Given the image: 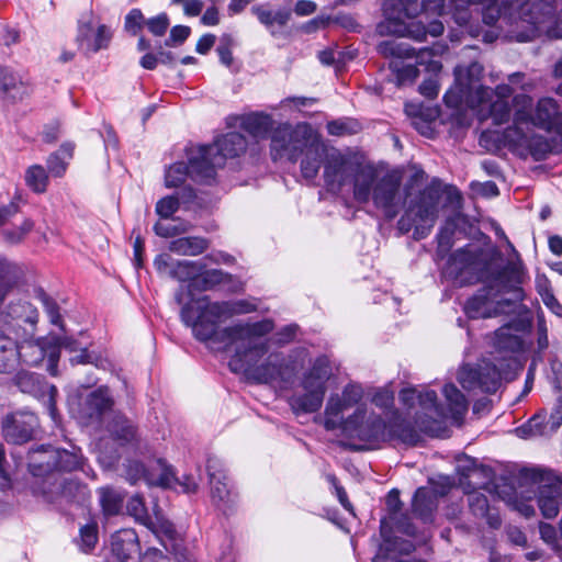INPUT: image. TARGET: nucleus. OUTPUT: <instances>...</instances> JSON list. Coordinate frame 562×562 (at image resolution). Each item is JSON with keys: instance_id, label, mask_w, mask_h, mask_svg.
Returning a JSON list of instances; mask_svg holds the SVG:
<instances>
[{"instance_id": "nucleus-14", "label": "nucleus", "mask_w": 562, "mask_h": 562, "mask_svg": "<svg viewBox=\"0 0 562 562\" xmlns=\"http://www.w3.org/2000/svg\"><path fill=\"white\" fill-rule=\"evenodd\" d=\"M505 143L521 157L530 156L536 161L544 160L552 151V145L547 137L536 134L533 127L505 130L503 133Z\"/></svg>"}, {"instance_id": "nucleus-18", "label": "nucleus", "mask_w": 562, "mask_h": 562, "mask_svg": "<svg viewBox=\"0 0 562 562\" xmlns=\"http://www.w3.org/2000/svg\"><path fill=\"white\" fill-rule=\"evenodd\" d=\"M204 150L207 165H212L213 170L222 167L227 158L238 157L247 149L246 137L237 132H231L218 137L212 145L199 146Z\"/></svg>"}, {"instance_id": "nucleus-51", "label": "nucleus", "mask_w": 562, "mask_h": 562, "mask_svg": "<svg viewBox=\"0 0 562 562\" xmlns=\"http://www.w3.org/2000/svg\"><path fill=\"white\" fill-rule=\"evenodd\" d=\"M494 345L499 350L516 351L520 349L521 340L517 335L509 334L508 327H502L495 331Z\"/></svg>"}, {"instance_id": "nucleus-41", "label": "nucleus", "mask_w": 562, "mask_h": 562, "mask_svg": "<svg viewBox=\"0 0 562 562\" xmlns=\"http://www.w3.org/2000/svg\"><path fill=\"white\" fill-rule=\"evenodd\" d=\"M24 181L32 192L42 194L48 188L49 176L42 165H32L25 170Z\"/></svg>"}, {"instance_id": "nucleus-6", "label": "nucleus", "mask_w": 562, "mask_h": 562, "mask_svg": "<svg viewBox=\"0 0 562 562\" xmlns=\"http://www.w3.org/2000/svg\"><path fill=\"white\" fill-rule=\"evenodd\" d=\"M324 182L329 192L340 193L346 186H352L355 201L366 204L370 201V184L374 180V167L364 164L356 155L330 148L325 156Z\"/></svg>"}, {"instance_id": "nucleus-53", "label": "nucleus", "mask_w": 562, "mask_h": 562, "mask_svg": "<svg viewBox=\"0 0 562 562\" xmlns=\"http://www.w3.org/2000/svg\"><path fill=\"white\" fill-rule=\"evenodd\" d=\"M126 509L128 515L134 517L137 522L144 526L150 519L144 499L139 495H134L128 499Z\"/></svg>"}, {"instance_id": "nucleus-32", "label": "nucleus", "mask_w": 562, "mask_h": 562, "mask_svg": "<svg viewBox=\"0 0 562 562\" xmlns=\"http://www.w3.org/2000/svg\"><path fill=\"white\" fill-rule=\"evenodd\" d=\"M513 124L506 130H517L532 127L533 124V100L527 93H517L512 100Z\"/></svg>"}, {"instance_id": "nucleus-43", "label": "nucleus", "mask_w": 562, "mask_h": 562, "mask_svg": "<svg viewBox=\"0 0 562 562\" xmlns=\"http://www.w3.org/2000/svg\"><path fill=\"white\" fill-rule=\"evenodd\" d=\"M0 89L11 99L20 98L24 91V85L21 78L9 68H0Z\"/></svg>"}, {"instance_id": "nucleus-27", "label": "nucleus", "mask_w": 562, "mask_h": 562, "mask_svg": "<svg viewBox=\"0 0 562 562\" xmlns=\"http://www.w3.org/2000/svg\"><path fill=\"white\" fill-rule=\"evenodd\" d=\"M111 550L121 562H128L140 557V544L136 531L126 528L113 533Z\"/></svg>"}, {"instance_id": "nucleus-17", "label": "nucleus", "mask_w": 562, "mask_h": 562, "mask_svg": "<svg viewBox=\"0 0 562 562\" xmlns=\"http://www.w3.org/2000/svg\"><path fill=\"white\" fill-rule=\"evenodd\" d=\"M46 502L63 508L66 505H83L90 497L88 487L74 480L56 476L46 487L42 488Z\"/></svg>"}, {"instance_id": "nucleus-44", "label": "nucleus", "mask_w": 562, "mask_h": 562, "mask_svg": "<svg viewBox=\"0 0 562 562\" xmlns=\"http://www.w3.org/2000/svg\"><path fill=\"white\" fill-rule=\"evenodd\" d=\"M100 504L105 516L117 515L123 506V495L112 487H101L98 491Z\"/></svg>"}, {"instance_id": "nucleus-34", "label": "nucleus", "mask_w": 562, "mask_h": 562, "mask_svg": "<svg viewBox=\"0 0 562 562\" xmlns=\"http://www.w3.org/2000/svg\"><path fill=\"white\" fill-rule=\"evenodd\" d=\"M438 507V496L434 490L419 487L413 498L412 509L414 515L424 522L432 520L434 513Z\"/></svg>"}, {"instance_id": "nucleus-39", "label": "nucleus", "mask_w": 562, "mask_h": 562, "mask_svg": "<svg viewBox=\"0 0 562 562\" xmlns=\"http://www.w3.org/2000/svg\"><path fill=\"white\" fill-rule=\"evenodd\" d=\"M324 396L319 392L305 391L304 394L292 395L289 405L295 415L317 412L323 404Z\"/></svg>"}, {"instance_id": "nucleus-33", "label": "nucleus", "mask_w": 562, "mask_h": 562, "mask_svg": "<svg viewBox=\"0 0 562 562\" xmlns=\"http://www.w3.org/2000/svg\"><path fill=\"white\" fill-rule=\"evenodd\" d=\"M251 13L258 19L272 36L277 35L276 26L283 27L291 19V10L286 8L273 11L269 3L256 4L251 7Z\"/></svg>"}, {"instance_id": "nucleus-15", "label": "nucleus", "mask_w": 562, "mask_h": 562, "mask_svg": "<svg viewBox=\"0 0 562 562\" xmlns=\"http://www.w3.org/2000/svg\"><path fill=\"white\" fill-rule=\"evenodd\" d=\"M458 381L468 391L494 393L501 384V373L496 366L483 360L474 367L463 366L458 373Z\"/></svg>"}, {"instance_id": "nucleus-61", "label": "nucleus", "mask_w": 562, "mask_h": 562, "mask_svg": "<svg viewBox=\"0 0 562 562\" xmlns=\"http://www.w3.org/2000/svg\"><path fill=\"white\" fill-rule=\"evenodd\" d=\"M170 21L167 13H160L146 20V26L154 36H164L169 27Z\"/></svg>"}, {"instance_id": "nucleus-19", "label": "nucleus", "mask_w": 562, "mask_h": 562, "mask_svg": "<svg viewBox=\"0 0 562 562\" xmlns=\"http://www.w3.org/2000/svg\"><path fill=\"white\" fill-rule=\"evenodd\" d=\"M2 434L8 442L21 445L33 438L38 427L37 416L26 409L7 414L1 422Z\"/></svg>"}, {"instance_id": "nucleus-37", "label": "nucleus", "mask_w": 562, "mask_h": 562, "mask_svg": "<svg viewBox=\"0 0 562 562\" xmlns=\"http://www.w3.org/2000/svg\"><path fill=\"white\" fill-rule=\"evenodd\" d=\"M108 431L120 445L131 443L137 438L134 424L123 415H115L106 426Z\"/></svg>"}, {"instance_id": "nucleus-58", "label": "nucleus", "mask_w": 562, "mask_h": 562, "mask_svg": "<svg viewBox=\"0 0 562 562\" xmlns=\"http://www.w3.org/2000/svg\"><path fill=\"white\" fill-rule=\"evenodd\" d=\"M25 345H22L20 349L16 350H9V353H0V373H11L19 361V359H22L24 362L23 348Z\"/></svg>"}, {"instance_id": "nucleus-63", "label": "nucleus", "mask_w": 562, "mask_h": 562, "mask_svg": "<svg viewBox=\"0 0 562 562\" xmlns=\"http://www.w3.org/2000/svg\"><path fill=\"white\" fill-rule=\"evenodd\" d=\"M363 396V390L358 384H347L341 396V401L346 404L348 408L357 405Z\"/></svg>"}, {"instance_id": "nucleus-11", "label": "nucleus", "mask_w": 562, "mask_h": 562, "mask_svg": "<svg viewBox=\"0 0 562 562\" xmlns=\"http://www.w3.org/2000/svg\"><path fill=\"white\" fill-rule=\"evenodd\" d=\"M487 266L481 252L464 247L451 254L443 273L448 279L463 286L487 281L490 276L496 271H490Z\"/></svg>"}, {"instance_id": "nucleus-20", "label": "nucleus", "mask_w": 562, "mask_h": 562, "mask_svg": "<svg viewBox=\"0 0 562 562\" xmlns=\"http://www.w3.org/2000/svg\"><path fill=\"white\" fill-rule=\"evenodd\" d=\"M206 471L210 480L212 501L218 508L226 513L234 504L236 495L228 483V477L223 464L216 458H209Z\"/></svg>"}, {"instance_id": "nucleus-40", "label": "nucleus", "mask_w": 562, "mask_h": 562, "mask_svg": "<svg viewBox=\"0 0 562 562\" xmlns=\"http://www.w3.org/2000/svg\"><path fill=\"white\" fill-rule=\"evenodd\" d=\"M442 392L448 403L449 416L454 420L461 419L468 412V401L465 396L451 383L446 384Z\"/></svg>"}, {"instance_id": "nucleus-10", "label": "nucleus", "mask_w": 562, "mask_h": 562, "mask_svg": "<svg viewBox=\"0 0 562 562\" xmlns=\"http://www.w3.org/2000/svg\"><path fill=\"white\" fill-rule=\"evenodd\" d=\"M401 401L413 406L418 401L422 412L416 413L415 424L426 435L431 437H440L446 430L445 420L448 418L446 409L438 404L437 393L432 390L419 392L415 389L403 390L400 393Z\"/></svg>"}, {"instance_id": "nucleus-35", "label": "nucleus", "mask_w": 562, "mask_h": 562, "mask_svg": "<svg viewBox=\"0 0 562 562\" xmlns=\"http://www.w3.org/2000/svg\"><path fill=\"white\" fill-rule=\"evenodd\" d=\"M240 127L254 137L265 138L273 130L271 115L254 112L241 119Z\"/></svg>"}, {"instance_id": "nucleus-62", "label": "nucleus", "mask_w": 562, "mask_h": 562, "mask_svg": "<svg viewBox=\"0 0 562 562\" xmlns=\"http://www.w3.org/2000/svg\"><path fill=\"white\" fill-rule=\"evenodd\" d=\"M307 372L327 382V380L331 375L329 359L326 356H321L316 358Z\"/></svg>"}, {"instance_id": "nucleus-30", "label": "nucleus", "mask_w": 562, "mask_h": 562, "mask_svg": "<svg viewBox=\"0 0 562 562\" xmlns=\"http://www.w3.org/2000/svg\"><path fill=\"white\" fill-rule=\"evenodd\" d=\"M386 431L385 442L397 440L404 445L417 446L422 439V430L416 424L413 426L397 413L386 423ZM423 434L425 432L423 431Z\"/></svg>"}, {"instance_id": "nucleus-64", "label": "nucleus", "mask_w": 562, "mask_h": 562, "mask_svg": "<svg viewBox=\"0 0 562 562\" xmlns=\"http://www.w3.org/2000/svg\"><path fill=\"white\" fill-rule=\"evenodd\" d=\"M125 474L126 480L130 483L135 484L139 480L146 477V469L142 462L136 460H128L125 464Z\"/></svg>"}, {"instance_id": "nucleus-38", "label": "nucleus", "mask_w": 562, "mask_h": 562, "mask_svg": "<svg viewBox=\"0 0 562 562\" xmlns=\"http://www.w3.org/2000/svg\"><path fill=\"white\" fill-rule=\"evenodd\" d=\"M348 409L344 401L338 395H333L327 401L324 412V427L328 431L342 430L345 419L341 414Z\"/></svg>"}, {"instance_id": "nucleus-59", "label": "nucleus", "mask_w": 562, "mask_h": 562, "mask_svg": "<svg viewBox=\"0 0 562 562\" xmlns=\"http://www.w3.org/2000/svg\"><path fill=\"white\" fill-rule=\"evenodd\" d=\"M38 300L42 302L52 324L60 325L61 324V315L59 313V306L55 300H53L48 294H46L43 290H41L37 294Z\"/></svg>"}, {"instance_id": "nucleus-54", "label": "nucleus", "mask_w": 562, "mask_h": 562, "mask_svg": "<svg viewBox=\"0 0 562 562\" xmlns=\"http://www.w3.org/2000/svg\"><path fill=\"white\" fill-rule=\"evenodd\" d=\"M180 200L176 195H167L161 198L156 203V213L164 220L172 217V215L179 210Z\"/></svg>"}, {"instance_id": "nucleus-29", "label": "nucleus", "mask_w": 562, "mask_h": 562, "mask_svg": "<svg viewBox=\"0 0 562 562\" xmlns=\"http://www.w3.org/2000/svg\"><path fill=\"white\" fill-rule=\"evenodd\" d=\"M234 281V277L221 269H210L200 271L195 279L188 283L184 288V297H193V291H212L220 285L231 284Z\"/></svg>"}, {"instance_id": "nucleus-56", "label": "nucleus", "mask_w": 562, "mask_h": 562, "mask_svg": "<svg viewBox=\"0 0 562 562\" xmlns=\"http://www.w3.org/2000/svg\"><path fill=\"white\" fill-rule=\"evenodd\" d=\"M228 319L235 315L249 314L257 310V305L247 300L222 301Z\"/></svg>"}, {"instance_id": "nucleus-4", "label": "nucleus", "mask_w": 562, "mask_h": 562, "mask_svg": "<svg viewBox=\"0 0 562 562\" xmlns=\"http://www.w3.org/2000/svg\"><path fill=\"white\" fill-rule=\"evenodd\" d=\"M525 277L524 268L516 263L497 269L483 282L485 286L465 302L467 316L490 318L515 308L526 296L521 288Z\"/></svg>"}, {"instance_id": "nucleus-49", "label": "nucleus", "mask_w": 562, "mask_h": 562, "mask_svg": "<svg viewBox=\"0 0 562 562\" xmlns=\"http://www.w3.org/2000/svg\"><path fill=\"white\" fill-rule=\"evenodd\" d=\"M191 228L192 224L184 221H177V223L157 222L154 225V232L156 235L164 238L182 235L188 233Z\"/></svg>"}, {"instance_id": "nucleus-8", "label": "nucleus", "mask_w": 562, "mask_h": 562, "mask_svg": "<svg viewBox=\"0 0 562 562\" xmlns=\"http://www.w3.org/2000/svg\"><path fill=\"white\" fill-rule=\"evenodd\" d=\"M483 70V66L476 61L465 68L456 67L454 85L443 95L446 105L451 109H458L461 105L475 109L488 102L492 98V89L477 85Z\"/></svg>"}, {"instance_id": "nucleus-28", "label": "nucleus", "mask_w": 562, "mask_h": 562, "mask_svg": "<svg viewBox=\"0 0 562 562\" xmlns=\"http://www.w3.org/2000/svg\"><path fill=\"white\" fill-rule=\"evenodd\" d=\"M114 401L108 386H100L88 394L82 407V416L89 423L101 422L103 415L112 409Z\"/></svg>"}, {"instance_id": "nucleus-48", "label": "nucleus", "mask_w": 562, "mask_h": 562, "mask_svg": "<svg viewBox=\"0 0 562 562\" xmlns=\"http://www.w3.org/2000/svg\"><path fill=\"white\" fill-rule=\"evenodd\" d=\"M485 105L488 106V112L493 122L496 125L505 124L509 121L512 115V108L506 100H495L492 99L488 102L483 103L477 109H483Z\"/></svg>"}, {"instance_id": "nucleus-13", "label": "nucleus", "mask_w": 562, "mask_h": 562, "mask_svg": "<svg viewBox=\"0 0 562 562\" xmlns=\"http://www.w3.org/2000/svg\"><path fill=\"white\" fill-rule=\"evenodd\" d=\"M520 475L527 481L540 484L538 505L543 517L547 519L557 517L561 507L557 476L551 471L538 468H525L520 471Z\"/></svg>"}, {"instance_id": "nucleus-7", "label": "nucleus", "mask_w": 562, "mask_h": 562, "mask_svg": "<svg viewBox=\"0 0 562 562\" xmlns=\"http://www.w3.org/2000/svg\"><path fill=\"white\" fill-rule=\"evenodd\" d=\"M419 11L417 0H384L383 20L376 24V33L381 36H407L419 42L426 40V27L414 21Z\"/></svg>"}, {"instance_id": "nucleus-3", "label": "nucleus", "mask_w": 562, "mask_h": 562, "mask_svg": "<svg viewBox=\"0 0 562 562\" xmlns=\"http://www.w3.org/2000/svg\"><path fill=\"white\" fill-rule=\"evenodd\" d=\"M260 322L268 323L267 331L262 334L250 333L234 350L228 367L232 372L244 374L256 383L290 384L293 382L297 367L291 356L282 352H270L269 340L266 338L274 329L272 319L265 318Z\"/></svg>"}, {"instance_id": "nucleus-45", "label": "nucleus", "mask_w": 562, "mask_h": 562, "mask_svg": "<svg viewBox=\"0 0 562 562\" xmlns=\"http://www.w3.org/2000/svg\"><path fill=\"white\" fill-rule=\"evenodd\" d=\"M204 267L205 266L200 261L176 260V263L170 271V278L180 282L189 281L190 283L196 278L198 273L203 270Z\"/></svg>"}, {"instance_id": "nucleus-1", "label": "nucleus", "mask_w": 562, "mask_h": 562, "mask_svg": "<svg viewBox=\"0 0 562 562\" xmlns=\"http://www.w3.org/2000/svg\"><path fill=\"white\" fill-rule=\"evenodd\" d=\"M370 200L387 221L394 220L404 207L396 224L397 231L402 235L413 231V239L422 240L431 233L437 222L441 192L439 188L430 184L416 194H404L400 172L392 170L380 177L374 168Z\"/></svg>"}, {"instance_id": "nucleus-36", "label": "nucleus", "mask_w": 562, "mask_h": 562, "mask_svg": "<svg viewBox=\"0 0 562 562\" xmlns=\"http://www.w3.org/2000/svg\"><path fill=\"white\" fill-rule=\"evenodd\" d=\"M210 246V241L200 236L179 237L169 243L168 249L180 256H199Z\"/></svg>"}, {"instance_id": "nucleus-50", "label": "nucleus", "mask_w": 562, "mask_h": 562, "mask_svg": "<svg viewBox=\"0 0 562 562\" xmlns=\"http://www.w3.org/2000/svg\"><path fill=\"white\" fill-rule=\"evenodd\" d=\"M326 130L333 136L352 135L359 132L360 124L353 119H339L328 122Z\"/></svg>"}, {"instance_id": "nucleus-22", "label": "nucleus", "mask_w": 562, "mask_h": 562, "mask_svg": "<svg viewBox=\"0 0 562 562\" xmlns=\"http://www.w3.org/2000/svg\"><path fill=\"white\" fill-rule=\"evenodd\" d=\"M12 382L22 393L33 396L45 394L44 389H47L46 408L52 419L57 423L59 415L56 407V386L44 384L40 375L24 370L19 371L13 376Z\"/></svg>"}, {"instance_id": "nucleus-47", "label": "nucleus", "mask_w": 562, "mask_h": 562, "mask_svg": "<svg viewBox=\"0 0 562 562\" xmlns=\"http://www.w3.org/2000/svg\"><path fill=\"white\" fill-rule=\"evenodd\" d=\"M34 228V222L25 218L22 224L14 228H5L0 232L2 240L9 245H18L22 243L30 232Z\"/></svg>"}, {"instance_id": "nucleus-21", "label": "nucleus", "mask_w": 562, "mask_h": 562, "mask_svg": "<svg viewBox=\"0 0 562 562\" xmlns=\"http://www.w3.org/2000/svg\"><path fill=\"white\" fill-rule=\"evenodd\" d=\"M376 50L384 57H396V58H416L418 65H425L429 71H438L441 69V64L434 59V50L429 47L420 48L416 52L415 48L404 44L397 43L394 40H386L379 43Z\"/></svg>"}, {"instance_id": "nucleus-60", "label": "nucleus", "mask_w": 562, "mask_h": 562, "mask_svg": "<svg viewBox=\"0 0 562 562\" xmlns=\"http://www.w3.org/2000/svg\"><path fill=\"white\" fill-rule=\"evenodd\" d=\"M46 164L48 176L52 175L55 178L64 177L69 165L68 161L59 155V153L50 154Z\"/></svg>"}, {"instance_id": "nucleus-23", "label": "nucleus", "mask_w": 562, "mask_h": 562, "mask_svg": "<svg viewBox=\"0 0 562 562\" xmlns=\"http://www.w3.org/2000/svg\"><path fill=\"white\" fill-rule=\"evenodd\" d=\"M381 536L383 542L380 544L372 562H425L422 559L404 560V555H409L415 550L414 543L402 538L386 536V527L383 520L381 521Z\"/></svg>"}, {"instance_id": "nucleus-31", "label": "nucleus", "mask_w": 562, "mask_h": 562, "mask_svg": "<svg viewBox=\"0 0 562 562\" xmlns=\"http://www.w3.org/2000/svg\"><path fill=\"white\" fill-rule=\"evenodd\" d=\"M60 338L41 341L38 344L27 342L22 355L24 362L30 366H37L45 357L48 362H58L60 357Z\"/></svg>"}, {"instance_id": "nucleus-57", "label": "nucleus", "mask_w": 562, "mask_h": 562, "mask_svg": "<svg viewBox=\"0 0 562 562\" xmlns=\"http://www.w3.org/2000/svg\"><path fill=\"white\" fill-rule=\"evenodd\" d=\"M390 68L396 72L398 85L412 83L419 76V70L416 65L409 64L398 67L397 63L392 61Z\"/></svg>"}, {"instance_id": "nucleus-9", "label": "nucleus", "mask_w": 562, "mask_h": 562, "mask_svg": "<svg viewBox=\"0 0 562 562\" xmlns=\"http://www.w3.org/2000/svg\"><path fill=\"white\" fill-rule=\"evenodd\" d=\"M341 435L348 439L359 441L352 448L357 451L373 450L385 442L386 422L373 411L366 406H358L344 423Z\"/></svg>"}, {"instance_id": "nucleus-26", "label": "nucleus", "mask_w": 562, "mask_h": 562, "mask_svg": "<svg viewBox=\"0 0 562 562\" xmlns=\"http://www.w3.org/2000/svg\"><path fill=\"white\" fill-rule=\"evenodd\" d=\"M53 451L55 448L41 446L29 452V470L37 477H43L42 488L46 487L56 476L54 472Z\"/></svg>"}, {"instance_id": "nucleus-42", "label": "nucleus", "mask_w": 562, "mask_h": 562, "mask_svg": "<svg viewBox=\"0 0 562 562\" xmlns=\"http://www.w3.org/2000/svg\"><path fill=\"white\" fill-rule=\"evenodd\" d=\"M54 472H71L78 470L82 465V457L75 451L55 449L53 451Z\"/></svg>"}, {"instance_id": "nucleus-5", "label": "nucleus", "mask_w": 562, "mask_h": 562, "mask_svg": "<svg viewBox=\"0 0 562 562\" xmlns=\"http://www.w3.org/2000/svg\"><path fill=\"white\" fill-rule=\"evenodd\" d=\"M329 151L307 124L292 127L289 124L279 125L271 135L270 155L272 160L286 157L290 161L301 159V173L306 180H313L318 175L321 166L325 165V156Z\"/></svg>"}, {"instance_id": "nucleus-46", "label": "nucleus", "mask_w": 562, "mask_h": 562, "mask_svg": "<svg viewBox=\"0 0 562 562\" xmlns=\"http://www.w3.org/2000/svg\"><path fill=\"white\" fill-rule=\"evenodd\" d=\"M145 526L160 540V542L167 548L164 542V538L167 540H175L177 536V531L171 521L156 516L155 519L150 517V519L145 524Z\"/></svg>"}, {"instance_id": "nucleus-2", "label": "nucleus", "mask_w": 562, "mask_h": 562, "mask_svg": "<svg viewBox=\"0 0 562 562\" xmlns=\"http://www.w3.org/2000/svg\"><path fill=\"white\" fill-rule=\"evenodd\" d=\"M184 288L181 285L175 294V301L181 305L180 317L192 329L195 339L209 344L218 351L235 350L249 334H262L268 329L265 322H237L220 328L228 319L222 301H211L209 296L191 297L184 301Z\"/></svg>"}, {"instance_id": "nucleus-55", "label": "nucleus", "mask_w": 562, "mask_h": 562, "mask_svg": "<svg viewBox=\"0 0 562 562\" xmlns=\"http://www.w3.org/2000/svg\"><path fill=\"white\" fill-rule=\"evenodd\" d=\"M146 24V19L140 9H132L125 16L124 29L127 33L136 36Z\"/></svg>"}, {"instance_id": "nucleus-12", "label": "nucleus", "mask_w": 562, "mask_h": 562, "mask_svg": "<svg viewBox=\"0 0 562 562\" xmlns=\"http://www.w3.org/2000/svg\"><path fill=\"white\" fill-rule=\"evenodd\" d=\"M188 164L183 161L175 162L169 166L165 173V184L167 188H177L181 186L187 177L199 183L210 184L215 179V171L212 165H207L205 154L199 146L190 147L187 150Z\"/></svg>"}, {"instance_id": "nucleus-25", "label": "nucleus", "mask_w": 562, "mask_h": 562, "mask_svg": "<svg viewBox=\"0 0 562 562\" xmlns=\"http://www.w3.org/2000/svg\"><path fill=\"white\" fill-rule=\"evenodd\" d=\"M546 415L536 414L528 420L527 424L516 429V432L521 438L530 436H543L549 431H557L562 425V396H559L549 419L544 423Z\"/></svg>"}, {"instance_id": "nucleus-16", "label": "nucleus", "mask_w": 562, "mask_h": 562, "mask_svg": "<svg viewBox=\"0 0 562 562\" xmlns=\"http://www.w3.org/2000/svg\"><path fill=\"white\" fill-rule=\"evenodd\" d=\"M113 33L105 24H95L92 12H87L78 20L76 42L85 54L98 53L106 49Z\"/></svg>"}, {"instance_id": "nucleus-24", "label": "nucleus", "mask_w": 562, "mask_h": 562, "mask_svg": "<svg viewBox=\"0 0 562 562\" xmlns=\"http://www.w3.org/2000/svg\"><path fill=\"white\" fill-rule=\"evenodd\" d=\"M532 127L555 132L562 136V108L555 99L543 97L538 100L533 110Z\"/></svg>"}, {"instance_id": "nucleus-52", "label": "nucleus", "mask_w": 562, "mask_h": 562, "mask_svg": "<svg viewBox=\"0 0 562 562\" xmlns=\"http://www.w3.org/2000/svg\"><path fill=\"white\" fill-rule=\"evenodd\" d=\"M80 550L91 551L98 542V526L95 522L87 524L80 528L79 540L77 541Z\"/></svg>"}]
</instances>
